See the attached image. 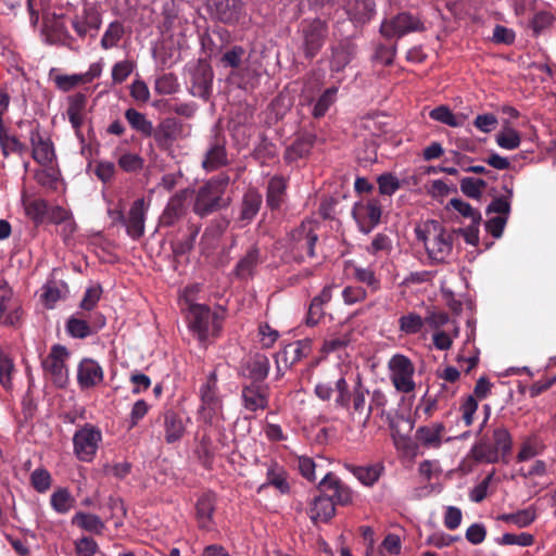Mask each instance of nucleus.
<instances>
[{
	"label": "nucleus",
	"instance_id": "dca6fc26",
	"mask_svg": "<svg viewBox=\"0 0 556 556\" xmlns=\"http://www.w3.org/2000/svg\"><path fill=\"white\" fill-rule=\"evenodd\" d=\"M190 75V93L194 97L207 100L212 93L214 72L212 66L200 60L189 70Z\"/></svg>",
	"mask_w": 556,
	"mask_h": 556
},
{
	"label": "nucleus",
	"instance_id": "4c0bfd02",
	"mask_svg": "<svg viewBox=\"0 0 556 556\" xmlns=\"http://www.w3.org/2000/svg\"><path fill=\"white\" fill-rule=\"evenodd\" d=\"M344 468L365 486H372L384 471V466L380 463L368 466H356L346 463L344 464Z\"/></svg>",
	"mask_w": 556,
	"mask_h": 556
},
{
	"label": "nucleus",
	"instance_id": "f3484780",
	"mask_svg": "<svg viewBox=\"0 0 556 556\" xmlns=\"http://www.w3.org/2000/svg\"><path fill=\"white\" fill-rule=\"evenodd\" d=\"M217 494L212 491L203 492L195 501L194 504V518L197 526L201 531L215 530L216 523L214 514L216 511Z\"/></svg>",
	"mask_w": 556,
	"mask_h": 556
},
{
	"label": "nucleus",
	"instance_id": "c9c22d12",
	"mask_svg": "<svg viewBox=\"0 0 556 556\" xmlns=\"http://www.w3.org/2000/svg\"><path fill=\"white\" fill-rule=\"evenodd\" d=\"M415 231L417 239L424 243H448V241L453 240L452 238H445L442 223L434 219L417 225Z\"/></svg>",
	"mask_w": 556,
	"mask_h": 556
},
{
	"label": "nucleus",
	"instance_id": "c756f323",
	"mask_svg": "<svg viewBox=\"0 0 556 556\" xmlns=\"http://www.w3.org/2000/svg\"><path fill=\"white\" fill-rule=\"evenodd\" d=\"M270 369L269 358L262 353L250 356L242 364V375L250 383H264Z\"/></svg>",
	"mask_w": 556,
	"mask_h": 556
},
{
	"label": "nucleus",
	"instance_id": "6e6d98bb",
	"mask_svg": "<svg viewBox=\"0 0 556 556\" xmlns=\"http://www.w3.org/2000/svg\"><path fill=\"white\" fill-rule=\"evenodd\" d=\"M26 215L35 224H41L48 214V202L43 199H35L25 203Z\"/></svg>",
	"mask_w": 556,
	"mask_h": 556
},
{
	"label": "nucleus",
	"instance_id": "4be33fe9",
	"mask_svg": "<svg viewBox=\"0 0 556 556\" xmlns=\"http://www.w3.org/2000/svg\"><path fill=\"white\" fill-rule=\"evenodd\" d=\"M241 400L243 407L251 413L264 410L268 406L269 386L267 383H244L241 390Z\"/></svg>",
	"mask_w": 556,
	"mask_h": 556
},
{
	"label": "nucleus",
	"instance_id": "c85d7f7f",
	"mask_svg": "<svg viewBox=\"0 0 556 556\" xmlns=\"http://www.w3.org/2000/svg\"><path fill=\"white\" fill-rule=\"evenodd\" d=\"M104 379L101 365L92 358H83L77 367V382L81 389H90L100 384Z\"/></svg>",
	"mask_w": 556,
	"mask_h": 556
},
{
	"label": "nucleus",
	"instance_id": "f257e3e1",
	"mask_svg": "<svg viewBox=\"0 0 556 556\" xmlns=\"http://www.w3.org/2000/svg\"><path fill=\"white\" fill-rule=\"evenodd\" d=\"M513 450V438L507 428L500 426L491 437H481L470 448L469 455L476 463L508 464Z\"/></svg>",
	"mask_w": 556,
	"mask_h": 556
},
{
	"label": "nucleus",
	"instance_id": "49530a36",
	"mask_svg": "<svg viewBox=\"0 0 556 556\" xmlns=\"http://www.w3.org/2000/svg\"><path fill=\"white\" fill-rule=\"evenodd\" d=\"M431 119L440 122L450 127H460L465 123L464 115L454 114L446 105H439L432 109L429 113Z\"/></svg>",
	"mask_w": 556,
	"mask_h": 556
},
{
	"label": "nucleus",
	"instance_id": "a211bd4d",
	"mask_svg": "<svg viewBox=\"0 0 556 556\" xmlns=\"http://www.w3.org/2000/svg\"><path fill=\"white\" fill-rule=\"evenodd\" d=\"M226 144V137L220 132H215L210 138L202 160V168L205 172H214L228 164Z\"/></svg>",
	"mask_w": 556,
	"mask_h": 556
},
{
	"label": "nucleus",
	"instance_id": "1a4fd4ad",
	"mask_svg": "<svg viewBox=\"0 0 556 556\" xmlns=\"http://www.w3.org/2000/svg\"><path fill=\"white\" fill-rule=\"evenodd\" d=\"M217 381V372L213 370L199 390L201 401L199 413L205 422H212V419L223 412V399L219 395Z\"/></svg>",
	"mask_w": 556,
	"mask_h": 556
},
{
	"label": "nucleus",
	"instance_id": "6ab92c4d",
	"mask_svg": "<svg viewBox=\"0 0 556 556\" xmlns=\"http://www.w3.org/2000/svg\"><path fill=\"white\" fill-rule=\"evenodd\" d=\"M45 34L49 45L65 47L74 52H79L81 49L78 39L68 31L62 15L54 16L49 24L45 25Z\"/></svg>",
	"mask_w": 556,
	"mask_h": 556
},
{
	"label": "nucleus",
	"instance_id": "4468645a",
	"mask_svg": "<svg viewBox=\"0 0 556 556\" xmlns=\"http://www.w3.org/2000/svg\"><path fill=\"white\" fill-rule=\"evenodd\" d=\"M420 30H424V23L408 12L399 13L391 20H384L380 26V34L388 39L401 38L408 33Z\"/></svg>",
	"mask_w": 556,
	"mask_h": 556
},
{
	"label": "nucleus",
	"instance_id": "3c124183",
	"mask_svg": "<svg viewBox=\"0 0 556 556\" xmlns=\"http://www.w3.org/2000/svg\"><path fill=\"white\" fill-rule=\"evenodd\" d=\"M426 252L428 264L446 263L452 258L453 245H421Z\"/></svg>",
	"mask_w": 556,
	"mask_h": 556
},
{
	"label": "nucleus",
	"instance_id": "aec40b11",
	"mask_svg": "<svg viewBox=\"0 0 556 556\" xmlns=\"http://www.w3.org/2000/svg\"><path fill=\"white\" fill-rule=\"evenodd\" d=\"M144 201L137 199L130 206L127 216H124L122 211L113 212L116 216L113 219H119L125 228L127 235L132 240H139L144 231Z\"/></svg>",
	"mask_w": 556,
	"mask_h": 556
},
{
	"label": "nucleus",
	"instance_id": "a19ab883",
	"mask_svg": "<svg viewBox=\"0 0 556 556\" xmlns=\"http://www.w3.org/2000/svg\"><path fill=\"white\" fill-rule=\"evenodd\" d=\"M287 189V180L282 176H274L269 179L266 192V203L271 210L279 208L283 202Z\"/></svg>",
	"mask_w": 556,
	"mask_h": 556
},
{
	"label": "nucleus",
	"instance_id": "864d4df0",
	"mask_svg": "<svg viewBox=\"0 0 556 556\" xmlns=\"http://www.w3.org/2000/svg\"><path fill=\"white\" fill-rule=\"evenodd\" d=\"M66 331L72 338L76 339H85L96 332L87 320L75 316L67 319Z\"/></svg>",
	"mask_w": 556,
	"mask_h": 556
},
{
	"label": "nucleus",
	"instance_id": "6e6552de",
	"mask_svg": "<svg viewBox=\"0 0 556 556\" xmlns=\"http://www.w3.org/2000/svg\"><path fill=\"white\" fill-rule=\"evenodd\" d=\"M102 441L101 430L92 425L85 424L73 435L74 454L81 462H92Z\"/></svg>",
	"mask_w": 556,
	"mask_h": 556
},
{
	"label": "nucleus",
	"instance_id": "09e8293b",
	"mask_svg": "<svg viewBox=\"0 0 556 556\" xmlns=\"http://www.w3.org/2000/svg\"><path fill=\"white\" fill-rule=\"evenodd\" d=\"M535 509L533 507H528L517 513L513 514H503L498 516V520H502L507 523L516 525L519 528H526L530 526L535 520Z\"/></svg>",
	"mask_w": 556,
	"mask_h": 556
},
{
	"label": "nucleus",
	"instance_id": "37998d69",
	"mask_svg": "<svg viewBox=\"0 0 556 556\" xmlns=\"http://www.w3.org/2000/svg\"><path fill=\"white\" fill-rule=\"evenodd\" d=\"M324 227L325 226H321L315 220H305L291 232L292 240L296 242L304 241L305 243H316L319 240V231Z\"/></svg>",
	"mask_w": 556,
	"mask_h": 556
},
{
	"label": "nucleus",
	"instance_id": "7c9ffc66",
	"mask_svg": "<svg viewBox=\"0 0 556 556\" xmlns=\"http://www.w3.org/2000/svg\"><path fill=\"white\" fill-rule=\"evenodd\" d=\"M232 37L228 29L215 26L202 37V47L213 58L220 55L231 43Z\"/></svg>",
	"mask_w": 556,
	"mask_h": 556
},
{
	"label": "nucleus",
	"instance_id": "774afa93",
	"mask_svg": "<svg viewBox=\"0 0 556 556\" xmlns=\"http://www.w3.org/2000/svg\"><path fill=\"white\" fill-rule=\"evenodd\" d=\"M554 15L547 11H540L534 14L530 21V26L534 36H539L545 29L549 28L554 23Z\"/></svg>",
	"mask_w": 556,
	"mask_h": 556
},
{
	"label": "nucleus",
	"instance_id": "473e14b6",
	"mask_svg": "<svg viewBox=\"0 0 556 556\" xmlns=\"http://www.w3.org/2000/svg\"><path fill=\"white\" fill-rule=\"evenodd\" d=\"M444 434L445 426L442 422H433L419 427L415 432V439L420 446L437 450L442 445Z\"/></svg>",
	"mask_w": 556,
	"mask_h": 556
},
{
	"label": "nucleus",
	"instance_id": "f704fd0d",
	"mask_svg": "<svg viewBox=\"0 0 556 556\" xmlns=\"http://www.w3.org/2000/svg\"><path fill=\"white\" fill-rule=\"evenodd\" d=\"M336 515V505L325 493L319 492L309 504L308 516L311 520L316 523L317 521L328 522Z\"/></svg>",
	"mask_w": 556,
	"mask_h": 556
},
{
	"label": "nucleus",
	"instance_id": "680f3d73",
	"mask_svg": "<svg viewBox=\"0 0 556 556\" xmlns=\"http://www.w3.org/2000/svg\"><path fill=\"white\" fill-rule=\"evenodd\" d=\"M292 466L298 469L299 473L303 478L311 482L315 481L316 464L313 458L308 456H295L292 462Z\"/></svg>",
	"mask_w": 556,
	"mask_h": 556
},
{
	"label": "nucleus",
	"instance_id": "9b49d317",
	"mask_svg": "<svg viewBox=\"0 0 556 556\" xmlns=\"http://www.w3.org/2000/svg\"><path fill=\"white\" fill-rule=\"evenodd\" d=\"M102 25L101 13L92 4H85L81 12L71 20V26L81 41L96 39Z\"/></svg>",
	"mask_w": 556,
	"mask_h": 556
},
{
	"label": "nucleus",
	"instance_id": "de8ad7c7",
	"mask_svg": "<svg viewBox=\"0 0 556 556\" xmlns=\"http://www.w3.org/2000/svg\"><path fill=\"white\" fill-rule=\"evenodd\" d=\"M124 34L125 28L121 22L114 21L110 23L101 38V48L103 50H109L116 47L123 38Z\"/></svg>",
	"mask_w": 556,
	"mask_h": 556
},
{
	"label": "nucleus",
	"instance_id": "9d476101",
	"mask_svg": "<svg viewBox=\"0 0 556 556\" xmlns=\"http://www.w3.org/2000/svg\"><path fill=\"white\" fill-rule=\"evenodd\" d=\"M188 135L189 131H187V127L181 121L175 117H166L154 127L151 137L161 151L170 153L175 142L185 139Z\"/></svg>",
	"mask_w": 556,
	"mask_h": 556
},
{
	"label": "nucleus",
	"instance_id": "2f4dec72",
	"mask_svg": "<svg viewBox=\"0 0 556 556\" xmlns=\"http://www.w3.org/2000/svg\"><path fill=\"white\" fill-rule=\"evenodd\" d=\"M450 205L464 217L471 219V225L467 228L465 239L467 243H478V226L481 222V214L473 208L468 202L460 199H452Z\"/></svg>",
	"mask_w": 556,
	"mask_h": 556
},
{
	"label": "nucleus",
	"instance_id": "ddd939ff",
	"mask_svg": "<svg viewBox=\"0 0 556 556\" xmlns=\"http://www.w3.org/2000/svg\"><path fill=\"white\" fill-rule=\"evenodd\" d=\"M193 193L192 189L185 188L173 194L159 218V226L172 227L185 217Z\"/></svg>",
	"mask_w": 556,
	"mask_h": 556
},
{
	"label": "nucleus",
	"instance_id": "423d86ee",
	"mask_svg": "<svg viewBox=\"0 0 556 556\" xmlns=\"http://www.w3.org/2000/svg\"><path fill=\"white\" fill-rule=\"evenodd\" d=\"M210 16L225 25L236 26L247 20V7L242 0H207Z\"/></svg>",
	"mask_w": 556,
	"mask_h": 556
},
{
	"label": "nucleus",
	"instance_id": "8fccbe9b",
	"mask_svg": "<svg viewBox=\"0 0 556 556\" xmlns=\"http://www.w3.org/2000/svg\"><path fill=\"white\" fill-rule=\"evenodd\" d=\"M425 324V318L414 312H410L399 318L400 331L408 336L420 332Z\"/></svg>",
	"mask_w": 556,
	"mask_h": 556
},
{
	"label": "nucleus",
	"instance_id": "13d9d810",
	"mask_svg": "<svg viewBox=\"0 0 556 556\" xmlns=\"http://www.w3.org/2000/svg\"><path fill=\"white\" fill-rule=\"evenodd\" d=\"M485 187V180L480 178L465 177L460 180L462 192L471 199H480Z\"/></svg>",
	"mask_w": 556,
	"mask_h": 556
},
{
	"label": "nucleus",
	"instance_id": "603ef678",
	"mask_svg": "<svg viewBox=\"0 0 556 556\" xmlns=\"http://www.w3.org/2000/svg\"><path fill=\"white\" fill-rule=\"evenodd\" d=\"M388 404V399L384 392L380 389H375L370 394V402L368 404V412L366 414V418L362 420V427L366 428L371 414L376 410L378 415L383 416L386 406Z\"/></svg>",
	"mask_w": 556,
	"mask_h": 556
},
{
	"label": "nucleus",
	"instance_id": "2eb2a0df",
	"mask_svg": "<svg viewBox=\"0 0 556 556\" xmlns=\"http://www.w3.org/2000/svg\"><path fill=\"white\" fill-rule=\"evenodd\" d=\"M317 490L325 493L336 506L353 504L354 491L333 472H328L324 476L317 485Z\"/></svg>",
	"mask_w": 556,
	"mask_h": 556
},
{
	"label": "nucleus",
	"instance_id": "4d7b16f0",
	"mask_svg": "<svg viewBox=\"0 0 556 556\" xmlns=\"http://www.w3.org/2000/svg\"><path fill=\"white\" fill-rule=\"evenodd\" d=\"M117 164L125 173H137L143 168L144 160L137 153L125 152L117 157Z\"/></svg>",
	"mask_w": 556,
	"mask_h": 556
},
{
	"label": "nucleus",
	"instance_id": "e2e57ef3",
	"mask_svg": "<svg viewBox=\"0 0 556 556\" xmlns=\"http://www.w3.org/2000/svg\"><path fill=\"white\" fill-rule=\"evenodd\" d=\"M52 483L50 472L45 468H37L30 475V484L39 493H46Z\"/></svg>",
	"mask_w": 556,
	"mask_h": 556
},
{
	"label": "nucleus",
	"instance_id": "0e129e2a",
	"mask_svg": "<svg viewBox=\"0 0 556 556\" xmlns=\"http://www.w3.org/2000/svg\"><path fill=\"white\" fill-rule=\"evenodd\" d=\"M521 138L517 130L507 128L496 135V143L506 150H515L520 146Z\"/></svg>",
	"mask_w": 556,
	"mask_h": 556
},
{
	"label": "nucleus",
	"instance_id": "20e7f679",
	"mask_svg": "<svg viewBox=\"0 0 556 556\" xmlns=\"http://www.w3.org/2000/svg\"><path fill=\"white\" fill-rule=\"evenodd\" d=\"M184 311H187L190 331L197 336L200 342H205L210 336H219L224 320L223 315L211 312V308L204 304H192Z\"/></svg>",
	"mask_w": 556,
	"mask_h": 556
},
{
	"label": "nucleus",
	"instance_id": "393cba45",
	"mask_svg": "<svg viewBox=\"0 0 556 556\" xmlns=\"http://www.w3.org/2000/svg\"><path fill=\"white\" fill-rule=\"evenodd\" d=\"M31 156L40 165H49L55 159L53 142L49 136L40 132L39 125L30 130Z\"/></svg>",
	"mask_w": 556,
	"mask_h": 556
},
{
	"label": "nucleus",
	"instance_id": "a878e982",
	"mask_svg": "<svg viewBox=\"0 0 556 556\" xmlns=\"http://www.w3.org/2000/svg\"><path fill=\"white\" fill-rule=\"evenodd\" d=\"M334 388H332L331 382L320 381L316 383L314 392L316 396L321 401H330L333 391L337 392V396L334 399V404L337 407H341L342 405L348 404V397L351 395L352 390L349 387V383L344 377V375L340 374L338 379L333 381Z\"/></svg>",
	"mask_w": 556,
	"mask_h": 556
},
{
	"label": "nucleus",
	"instance_id": "e433bc0d",
	"mask_svg": "<svg viewBox=\"0 0 556 556\" xmlns=\"http://www.w3.org/2000/svg\"><path fill=\"white\" fill-rule=\"evenodd\" d=\"M262 203L261 192L256 188H249L242 197L239 219L247 224L252 222L260 212Z\"/></svg>",
	"mask_w": 556,
	"mask_h": 556
},
{
	"label": "nucleus",
	"instance_id": "338daca9",
	"mask_svg": "<svg viewBox=\"0 0 556 556\" xmlns=\"http://www.w3.org/2000/svg\"><path fill=\"white\" fill-rule=\"evenodd\" d=\"M379 193L383 195L394 194L401 187L400 180L391 173L381 174L377 178Z\"/></svg>",
	"mask_w": 556,
	"mask_h": 556
},
{
	"label": "nucleus",
	"instance_id": "ea45409f",
	"mask_svg": "<svg viewBox=\"0 0 556 556\" xmlns=\"http://www.w3.org/2000/svg\"><path fill=\"white\" fill-rule=\"evenodd\" d=\"M265 466L267 467L266 482L261 486V489L270 485L277 489L281 494H288L291 488L287 481L288 473L286 469L274 459L266 463Z\"/></svg>",
	"mask_w": 556,
	"mask_h": 556
},
{
	"label": "nucleus",
	"instance_id": "cd10ccee",
	"mask_svg": "<svg viewBox=\"0 0 556 556\" xmlns=\"http://www.w3.org/2000/svg\"><path fill=\"white\" fill-rule=\"evenodd\" d=\"M356 45L349 38H342L330 47V71L342 72L354 59L356 54Z\"/></svg>",
	"mask_w": 556,
	"mask_h": 556
},
{
	"label": "nucleus",
	"instance_id": "f8f14e48",
	"mask_svg": "<svg viewBox=\"0 0 556 556\" xmlns=\"http://www.w3.org/2000/svg\"><path fill=\"white\" fill-rule=\"evenodd\" d=\"M390 379L399 392L410 393L415 389V372L412 361L402 354L394 355L389 362Z\"/></svg>",
	"mask_w": 556,
	"mask_h": 556
},
{
	"label": "nucleus",
	"instance_id": "72a5a7b5",
	"mask_svg": "<svg viewBox=\"0 0 556 556\" xmlns=\"http://www.w3.org/2000/svg\"><path fill=\"white\" fill-rule=\"evenodd\" d=\"M316 141V136L312 132L300 134L294 141L287 147L283 159L287 163H293L307 157Z\"/></svg>",
	"mask_w": 556,
	"mask_h": 556
},
{
	"label": "nucleus",
	"instance_id": "0eeeda50",
	"mask_svg": "<svg viewBox=\"0 0 556 556\" xmlns=\"http://www.w3.org/2000/svg\"><path fill=\"white\" fill-rule=\"evenodd\" d=\"M247 58V50L238 45L227 48L219 58L220 65L225 68H231V77L239 81L240 88L244 89L250 86V80L256 75L254 70H251L249 66H242Z\"/></svg>",
	"mask_w": 556,
	"mask_h": 556
},
{
	"label": "nucleus",
	"instance_id": "5701e85b",
	"mask_svg": "<svg viewBox=\"0 0 556 556\" xmlns=\"http://www.w3.org/2000/svg\"><path fill=\"white\" fill-rule=\"evenodd\" d=\"M342 9L355 28L368 24L376 15L375 0H345Z\"/></svg>",
	"mask_w": 556,
	"mask_h": 556
},
{
	"label": "nucleus",
	"instance_id": "b1692460",
	"mask_svg": "<svg viewBox=\"0 0 556 556\" xmlns=\"http://www.w3.org/2000/svg\"><path fill=\"white\" fill-rule=\"evenodd\" d=\"M368 395L369 390L364 386L362 377L357 375L352 388V393L348 397V404L342 405L340 408L345 409L352 419L357 417L362 421L366 418V414L368 412V404L366 401Z\"/></svg>",
	"mask_w": 556,
	"mask_h": 556
},
{
	"label": "nucleus",
	"instance_id": "39448f33",
	"mask_svg": "<svg viewBox=\"0 0 556 556\" xmlns=\"http://www.w3.org/2000/svg\"><path fill=\"white\" fill-rule=\"evenodd\" d=\"M70 351L62 344H53L49 354L42 359L41 366L43 372L58 388H65L68 382V367L66 365L70 358Z\"/></svg>",
	"mask_w": 556,
	"mask_h": 556
},
{
	"label": "nucleus",
	"instance_id": "58836bf2",
	"mask_svg": "<svg viewBox=\"0 0 556 556\" xmlns=\"http://www.w3.org/2000/svg\"><path fill=\"white\" fill-rule=\"evenodd\" d=\"M186 432V425L182 417L174 412L164 413V438L166 443L173 444L180 441Z\"/></svg>",
	"mask_w": 556,
	"mask_h": 556
},
{
	"label": "nucleus",
	"instance_id": "f03ea898",
	"mask_svg": "<svg viewBox=\"0 0 556 556\" xmlns=\"http://www.w3.org/2000/svg\"><path fill=\"white\" fill-rule=\"evenodd\" d=\"M230 185L228 173H219L205 181L197 191L193 201V213L200 217H205L230 204V199L226 197V191Z\"/></svg>",
	"mask_w": 556,
	"mask_h": 556
},
{
	"label": "nucleus",
	"instance_id": "7ed1b4c3",
	"mask_svg": "<svg viewBox=\"0 0 556 556\" xmlns=\"http://www.w3.org/2000/svg\"><path fill=\"white\" fill-rule=\"evenodd\" d=\"M299 49L307 61L318 55L327 42L329 24L321 17H308L300 22L296 30Z\"/></svg>",
	"mask_w": 556,
	"mask_h": 556
},
{
	"label": "nucleus",
	"instance_id": "052dcab7",
	"mask_svg": "<svg viewBox=\"0 0 556 556\" xmlns=\"http://www.w3.org/2000/svg\"><path fill=\"white\" fill-rule=\"evenodd\" d=\"M179 84L176 75L173 73L163 74L155 80L154 90L161 96L173 94L177 92Z\"/></svg>",
	"mask_w": 556,
	"mask_h": 556
},
{
	"label": "nucleus",
	"instance_id": "412c9836",
	"mask_svg": "<svg viewBox=\"0 0 556 556\" xmlns=\"http://www.w3.org/2000/svg\"><path fill=\"white\" fill-rule=\"evenodd\" d=\"M352 214L358 224L359 229L363 232L368 233L380 222V202L376 199H371L366 202H357L353 207Z\"/></svg>",
	"mask_w": 556,
	"mask_h": 556
},
{
	"label": "nucleus",
	"instance_id": "bb28decb",
	"mask_svg": "<svg viewBox=\"0 0 556 556\" xmlns=\"http://www.w3.org/2000/svg\"><path fill=\"white\" fill-rule=\"evenodd\" d=\"M312 340L303 339L287 344L282 351L276 355V365L280 371V363L283 362L285 367L289 368L306 358L312 353Z\"/></svg>",
	"mask_w": 556,
	"mask_h": 556
},
{
	"label": "nucleus",
	"instance_id": "a18cd8bd",
	"mask_svg": "<svg viewBox=\"0 0 556 556\" xmlns=\"http://www.w3.org/2000/svg\"><path fill=\"white\" fill-rule=\"evenodd\" d=\"M76 500L71 494L68 489L59 488L56 489L50 497L51 507L61 515L67 514L74 506Z\"/></svg>",
	"mask_w": 556,
	"mask_h": 556
},
{
	"label": "nucleus",
	"instance_id": "c03bdc74",
	"mask_svg": "<svg viewBox=\"0 0 556 556\" xmlns=\"http://www.w3.org/2000/svg\"><path fill=\"white\" fill-rule=\"evenodd\" d=\"M71 522L73 526L94 534H102L105 529V523L99 516L84 511H77Z\"/></svg>",
	"mask_w": 556,
	"mask_h": 556
},
{
	"label": "nucleus",
	"instance_id": "5fc2aeb1",
	"mask_svg": "<svg viewBox=\"0 0 556 556\" xmlns=\"http://www.w3.org/2000/svg\"><path fill=\"white\" fill-rule=\"evenodd\" d=\"M338 89L331 87L326 89L316 101L312 114L315 118L325 116L330 106L334 103Z\"/></svg>",
	"mask_w": 556,
	"mask_h": 556
},
{
	"label": "nucleus",
	"instance_id": "69168bd1",
	"mask_svg": "<svg viewBox=\"0 0 556 556\" xmlns=\"http://www.w3.org/2000/svg\"><path fill=\"white\" fill-rule=\"evenodd\" d=\"M47 217L56 225H64L66 228H70L71 231L75 230V225L71 218L70 212L62 206L56 205L50 210L48 208Z\"/></svg>",
	"mask_w": 556,
	"mask_h": 556
},
{
	"label": "nucleus",
	"instance_id": "79ce46f5",
	"mask_svg": "<svg viewBox=\"0 0 556 556\" xmlns=\"http://www.w3.org/2000/svg\"><path fill=\"white\" fill-rule=\"evenodd\" d=\"M124 116L128 122L131 129L139 132L143 137H151L154 132V126L150 119L147 118L146 114L137 111L134 108H129L125 111Z\"/></svg>",
	"mask_w": 556,
	"mask_h": 556
},
{
	"label": "nucleus",
	"instance_id": "bf43d9fd",
	"mask_svg": "<svg viewBox=\"0 0 556 556\" xmlns=\"http://www.w3.org/2000/svg\"><path fill=\"white\" fill-rule=\"evenodd\" d=\"M136 63L131 60H123L116 62L111 72L112 81L114 85L123 84L134 72Z\"/></svg>",
	"mask_w": 556,
	"mask_h": 556
}]
</instances>
